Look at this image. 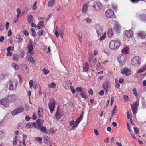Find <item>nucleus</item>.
Segmentation results:
<instances>
[{
	"instance_id": "1",
	"label": "nucleus",
	"mask_w": 146,
	"mask_h": 146,
	"mask_svg": "<svg viewBox=\"0 0 146 146\" xmlns=\"http://www.w3.org/2000/svg\"><path fill=\"white\" fill-rule=\"evenodd\" d=\"M95 29L96 31L98 37H101L100 39L102 40L104 39L106 37V33H104L103 34L102 28L99 24H96L95 27Z\"/></svg>"
},
{
	"instance_id": "2",
	"label": "nucleus",
	"mask_w": 146,
	"mask_h": 146,
	"mask_svg": "<svg viewBox=\"0 0 146 146\" xmlns=\"http://www.w3.org/2000/svg\"><path fill=\"white\" fill-rule=\"evenodd\" d=\"M120 45V42L119 41L114 40L110 42V47L112 50H116L119 48Z\"/></svg>"
},
{
	"instance_id": "3",
	"label": "nucleus",
	"mask_w": 146,
	"mask_h": 146,
	"mask_svg": "<svg viewBox=\"0 0 146 146\" xmlns=\"http://www.w3.org/2000/svg\"><path fill=\"white\" fill-rule=\"evenodd\" d=\"M141 58L138 56H135L132 58L131 63L133 66L137 67L141 64Z\"/></svg>"
},
{
	"instance_id": "4",
	"label": "nucleus",
	"mask_w": 146,
	"mask_h": 146,
	"mask_svg": "<svg viewBox=\"0 0 146 146\" xmlns=\"http://www.w3.org/2000/svg\"><path fill=\"white\" fill-rule=\"evenodd\" d=\"M56 101L53 99H50L48 103V106L50 113H52L56 105Z\"/></svg>"
},
{
	"instance_id": "5",
	"label": "nucleus",
	"mask_w": 146,
	"mask_h": 146,
	"mask_svg": "<svg viewBox=\"0 0 146 146\" xmlns=\"http://www.w3.org/2000/svg\"><path fill=\"white\" fill-rule=\"evenodd\" d=\"M9 86V89L10 90H14L16 89L17 85L18 82L17 81H10L8 83Z\"/></svg>"
},
{
	"instance_id": "6",
	"label": "nucleus",
	"mask_w": 146,
	"mask_h": 146,
	"mask_svg": "<svg viewBox=\"0 0 146 146\" xmlns=\"http://www.w3.org/2000/svg\"><path fill=\"white\" fill-rule=\"evenodd\" d=\"M24 108L23 106H20L17 107L11 112V114L13 115H15L19 113L23 112L24 110Z\"/></svg>"
},
{
	"instance_id": "7",
	"label": "nucleus",
	"mask_w": 146,
	"mask_h": 146,
	"mask_svg": "<svg viewBox=\"0 0 146 146\" xmlns=\"http://www.w3.org/2000/svg\"><path fill=\"white\" fill-rule=\"evenodd\" d=\"M93 7L96 10L99 11L101 9L102 4L99 1H96L94 2Z\"/></svg>"
},
{
	"instance_id": "8",
	"label": "nucleus",
	"mask_w": 146,
	"mask_h": 146,
	"mask_svg": "<svg viewBox=\"0 0 146 146\" xmlns=\"http://www.w3.org/2000/svg\"><path fill=\"white\" fill-rule=\"evenodd\" d=\"M96 59V58H93V56L92 55L89 54V57L88 58V61L89 64L91 67H94L95 64Z\"/></svg>"
},
{
	"instance_id": "9",
	"label": "nucleus",
	"mask_w": 146,
	"mask_h": 146,
	"mask_svg": "<svg viewBox=\"0 0 146 146\" xmlns=\"http://www.w3.org/2000/svg\"><path fill=\"white\" fill-rule=\"evenodd\" d=\"M138 106L139 101H136L134 104L131 105V108L134 114H135L137 113Z\"/></svg>"
},
{
	"instance_id": "10",
	"label": "nucleus",
	"mask_w": 146,
	"mask_h": 146,
	"mask_svg": "<svg viewBox=\"0 0 146 146\" xmlns=\"http://www.w3.org/2000/svg\"><path fill=\"white\" fill-rule=\"evenodd\" d=\"M117 59L120 64L121 66L123 65L125 62V57L123 55L121 54L119 55Z\"/></svg>"
},
{
	"instance_id": "11",
	"label": "nucleus",
	"mask_w": 146,
	"mask_h": 146,
	"mask_svg": "<svg viewBox=\"0 0 146 146\" xmlns=\"http://www.w3.org/2000/svg\"><path fill=\"white\" fill-rule=\"evenodd\" d=\"M110 83L109 81L107 80L105 81L103 83L102 87L106 92H108V88H110Z\"/></svg>"
},
{
	"instance_id": "12",
	"label": "nucleus",
	"mask_w": 146,
	"mask_h": 146,
	"mask_svg": "<svg viewBox=\"0 0 146 146\" xmlns=\"http://www.w3.org/2000/svg\"><path fill=\"white\" fill-rule=\"evenodd\" d=\"M114 14L113 11L111 9H108L105 12L106 16L108 18H112Z\"/></svg>"
},
{
	"instance_id": "13",
	"label": "nucleus",
	"mask_w": 146,
	"mask_h": 146,
	"mask_svg": "<svg viewBox=\"0 0 146 146\" xmlns=\"http://www.w3.org/2000/svg\"><path fill=\"white\" fill-rule=\"evenodd\" d=\"M121 73L125 74L126 75L128 76L131 74V70L127 68H124L121 70Z\"/></svg>"
},
{
	"instance_id": "14",
	"label": "nucleus",
	"mask_w": 146,
	"mask_h": 146,
	"mask_svg": "<svg viewBox=\"0 0 146 146\" xmlns=\"http://www.w3.org/2000/svg\"><path fill=\"white\" fill-rule=\"evenodd\" d=\"M9 102L7 98L3 99L0 100V104L6 107H8L9 105Z\"/></svg>"
},
{
	"instance_id": "15",
	"label": "nucleus",
	"mask_w": 146,
	"mask_h": 146,
	"mask_svg": "<svg viewBox=\"0 0 146 146\" xmlns=\"http://www.w3.org/2000/svg\"><path fill=\"white\" fill-rule=\"evenodd\" d=\"M7 98L9 103L13 102L16 100V96L15 95H10L8 96Z\"/></svg>"
},
{
	"instance_id": "16",
	"label": "nucleus",
	"mask_w": 146,
	"mask_h": 146,
	"mask_svg": "<svg viewBox=\"0 0 146 146\" xmlns=\"http://www.w3.org/2000/svg\"><path fill=\"white\" fill-rule=\"evenodd\" d=\"M44 142L46 144L49 145L52 141L51 139L47 136H45L43 137Z\"/></svg>"
},
{
	"instance_id": "17",
	"label": "nucleus",
	"mask_w": 146,
	"mask_h": 146,
	"mask_svg": "<svg viewBox=\"0 0 146 146\" xmlns=\"http://www.w3.org/2000/svg\"><path fill=\"white\" fill-rule=\"evenodd\" d=\"M138 35L139 37H140L141 38H144L146 37V33L143 31H141L138 33Z\"/></svg>"
},
{
	"instance_id": "18",
	"label": "nucleus",
	"mask_w": 146,
	"mask_h": 146,
	"mask_svg": "<svg viewBox=\"0 0 146 146\" xmlns=\"http://www.w3.org/2000/svg\"><path fill=\"white\" fill-rule=\"evenodd\" d=\"M133 34V31L131 30L127 31L125 32L126 36L129 38L132 37Z\"/></svg>"
},
{
	"instance_id": "19",
	"label": "nucleus",
	"mask_w": 146,
	"mask_h": 146,
	"mask_svg": "<svg viewBox=\"0 0 146 146\" xmlns=\"http://www.w3.org/2000/svg\"><path fill=\"white\" fill-rule=\"evenodd\" d=\"M58 110L59 108L58 107L57 108V111L56 113L55 116L56 117L57 119H60L61 117L63 116V114L62 113L59 112Z\"/></svg>"
},
{
	"instance_id": "20",
	"label": "nucleus",
	"mask_w": 146,
	"mask_h": 146,
	"mask_svg": "<svg viewBox=\"0 0 146 146\" xmlns=\"http://www.w3.org/2000/svg\"><path fill=\"white\" fill-rule=\"evenodd\" d=\"M88 8V4L86 3H85L83 6L82 9V12L83 13H87Z\"/></svg>"
},
{
	"instance_id": "21",
	"label": "nucleus",
	"mask_w": 146,
	"mask_h": 146,
	"mask_svg": "<svg viewBox=\"0 0 146 146\" xmlns=\"http://www.w3.org/2000/svg\"><path fill=\"white\" fill-rule=\"evenodd\" d=\"M27 49L28 50V52L30 54L32 55L33 53V45H28Z\"/></svg>"
},
{
	"instance_id": "22",
	"label": "nucleus",
	"mask_w": 146,
	"mask_h": 146,
	"mask_svg": "<svg viewBox=\"0 0 146 146\" xmlns=\"http://www.w3.org/2000/svg\"><path fill=\"white\" fill-rule=\"evenodd\" d=\"M81 120L78 118L75 121L74 125L73 126H72V128L74 129L76 128Z\"/></svg>"
},
{
	"instance_id": "23",
	"label": "nucleus",
	"mask_w": 146,
	"mask_h": 146,
	"mask_svg": "<svg viewBox=\"0 0 146 146\" xmlns=\"http://www.w3.org/2000/svg\"><path fill=\"white\" fill-rule=\"evenodd\" d=\"M55 3V0H49L48 3V6L50 7H52Z\"/></svg>"
},
{
	"instance_id": "24",
	"label": "nucleus",
	"mask_w": 146,
	"mask_h": 146,
	"mask_svg": "<svg viewBox=\"0 0 146 146\" xmlns=\"http://www.w3.org/2000/svg\"><path fill=\"white\" fill-rule=\"evenodd\" d=\"M129 48L128 47L124 48L121 50L122 53L125 54H127L128 53Z\"/></svg>"
},
{
	"instance_id": "25",
	"label": "nucleus",
	"mask_w": 146,
	"mask_h": 146,
	"mask_svg": "<svg viewBox=\"0 0 146 146\" xmlns=\"http://www.w3.org/2000/svg\"><path fill=\"white\" fill-rule=\"evenodd\" d=\"M11 66L14 68L15 70H17L19 69V67L15 63H12L11 64Z\"/></svg>"
},
{
	"instance_id": "26",
	"label": "nucleus",
	"mask_w": 146,
	"mask_h": 146,
	"mask_svg": "<svg viewBox=\"0 0 146 146\" xmlns=\"http://www.w3.org/2000/svg\"><path fill=\"white\" fill-rule=\"evenodd\" d=\"M27 22L30 23L33 21V17L31 15H29L27 17Z\"/></svg>"
},
{
	"instance_id": "27",
	"label": "nucleus",
	"mask_w": 146,
	"mask_h": 146,
	"mask_svg": "<svg viewBox=\"0 0 146 146\" xmlns=\"http://www.w3.org/2000/svg\"><path fill=\"white\" fill-rule=\"evenodd\" d=\"M114 29L116 31H118L120 28V27L119 24L116 22H115L114 23Z\"/></svg>"
},
{
	"instance_id": "28",
	"label": "nucleus",
	"mask_w": 146,
	"mask_h": 146,
	"mask_svg": "<svg viewBox=\"0 0 146 146\" xmlns=\"http://www.w3.org/2000/svg\"><path fill=\"white\" fill-rule=\"evenodd\" d=\"M108 35L109 37H111L113 35V32L111 29H109L108 31Z\"/></svg>"
},
{
	"instance_id": "29",
	"label": "nucleus",
	"mask_w": 146,
	"mask_h": 146,
	"mask_svg": "<svg viewBox=\"0 0 146 146\" xmlns=\"http://www.w3.org/2000/svg\"><path fill=\"white\" fill-rule=\"evenodd\" d=\"M40 129V131L45 133L46 134L48 133L47 129L45 127L41 126Z\"/></svg>"
},
{
	"instance_id": "30",
	"label": "nucleus",
	"mask_w": 146,
	"mask_h": 146,
	"mask_svg": "<svg viewBox=\"0 0 146 146\" xmlns=\"http://www.w3.org/2000/svg\"><path fill=\"white\" fill-rule=\"evenodd\" d=\"M88 65L87 63L86 62L85 65L83 67V69L84 72H86L88 70Z\"/></svg>"
},
{
	"instance_id": "31",
	"label": "nucleus",
	"mask_w": 146,
	"mask_h": 146,
	"mask_svg": "<svg viewBox=\"0 0 146 146\" xmlns=\"http://www.w3.org/2000/svg\"><path fill=\"white\" fill-rule=\"evenodd\" d=\"M44 22L42 21H40L37 24V27L39 29H40L42 28L43 26Z\"/></svg>"
},
{
	"instance_id": "32",
	"label": "nucleus",
	"mask_w": 146,
	"mask_h": 146,
	"mask_svg": "<svg viewBox=\"0 0 146 146\" xmlns=\"http://www.w3.org/2000/svg\"><path fill=\"white\" fill-rule=\"evenodd\" d=\"M37 123V125L41 126L44 123V121L42 119H38L36 121Z\"/></svg>"
},
{
	"instance_id": "33",
	"label": "nucleus",
	"mask_w": 146,
	"mask_h": 146,
	"mask_svg": "<svg viewBox=\"0 0 146 146\" xmlns=\"http://www.w3.org/2000/svg\"><path fill=\"white\" fill-rule=\"evenodd\" d=\"M140 19L144 22L146 21V14L141 15H140Z\"/></svg>"
},
{
	"instance_id": "34",
	"label": "nucleus",
	"mask_w": 146,
	"mask_h": 146,
	"mask_svg": "<svg viewBox=\"0 0 146 146\" xmlns=\"http://www.w3.org/2000/svg\"><path fill=\"white\" fill-rule=\"evenodd\" d=\"M28 61L31 62L33 64L35 63V61L33 58L31 56H29L28 58Z\"/></svg>"
},
{
	"instance_id": "35",
	"label": "nucleus",
	"mask_w": 146,
	"mask_h": 146,
	"mask_svg": "<svg viewBox=\"0 0 146 146\" xmlns=\"http://www.w3.org/2000/svg\"><path fill=\"white\" fill-rule=\"evenodd\" d=\"M56 84L54 82H51L49 84V88H54L56 87Z\"/></svg>"
},
{
	"instance_id": "36",
	"label": "nucleus",
	"mask_w": 146,
	"mask_h": 146,
	"mask_svg": "<svg viewBox=\"0 0 146 146\" xmlns=\"http://www.w3.org/2000/svg\"><path fill=\"white\" fill-rule=\"evenodd\" d=\"M80 94L82 98L85 99H86L87 98V96L83 92H81L80 93Z\"/></svg>"
},
{
	"instance_id": "37",
	"label": "nucleus",
	"mask_w": 146,
	"mask_h": 146,
	"mask_svg": "<svg viewBox=\"0 0 146 146\" xmlns=\"http://www.w3.org/2000/svg\"><path fill=\"white\" fill-rule=\"evenodd\" d=\"M42 71L45 75L47 74L49 72V70L46 69L44 68H43Z\"/></svg>"
},
{
	"instance_id": "38",
	"label": "nucleus",
	"mask_w": 146,
	"mask_h": 146,
	"mask_svg": "<svg viewBox=\"0 0 146 146\" xmlns=\"http://www.w3.org/2000/svg\"><path fill=\"white\" fill-rule=\"evenodd\" d=\"M133 93L134 95L136 96V97H137L138 95L137 94V92L135 88H134L133 90Z\"/></svg>"
},
{
	"instance_id": "39",
	"label": "nucleus",
	"mask_w": 146,
	"mask_h": 146,
	"mask_svg": "<svg viewBox=\"0 0 146 146\" xmlns=\"http://www.w3.org/2000/svg\"><path fill=\"white\" fill-rule=\"evenodd\" d=\"M13 58L15 60L17 61L18 60L19 56L17 54H14L13 56Z\"/></svg>"
},
{
	"instance_id": "40",
	"label": "nucleus",
	"mask_w": 146,
	"mask_h": 146,
	"mask_svg": "<svg viewBox=\"0 0 146 146\" xmlns=\"http://www.w3.org/2000/svg\"><path fill=\"white\" fill-rule=\"evenodd\" d=\"M116 106L115 105L112 111L111 115L112 116H113L115 113V111L116 109Z\"/></svg>"
},
{
	"instance_id": "41",
	"label": "nucleus",
	"mask_w": 146,
	"mask_h": 146,
	"mask_svg": "<svg viewBox=\"0 0 146 146\" xmlns=\"http://www.w3.org/2000/svg\"><path fill=\"white\" fill-rule=\"evenodd\" d=\"M36 139L38 141L39 143L41 144L42 143V138L40 137H37L36 138Z\"/></svg>"
},
{
	"instance_id": "42",
	"label": "nucleus",
	"mask_w": 146,
	"mask_h": 146,
	"mask_svg": "<svg viewBox=\"0 0 146 146\" xmlns=\"http://www.w3.org/2000/svg\"><path fill=\"white\" fill-rule=\"evenodd\" d=\"M31 123H28L25 126V128L29 129V128H31Z\"/></svg>"
},
{
	"instance_id": "43",
	"label": "nucleus",
	"mask_w": 146,
	"mask_h": 146,
	"mask_svg": "<svg viewBox=\"0 0 146 146\" xmlns=\"http://www.w3.org/2000/svg\"><path fill=\"white\" fill-rule=\"evenodd\" d=\"M33 81L32 80H30L29 83V84L30 85V88L31 89L32 88L33 86Z\"/></svg>"
},
{
	"instance_id": "44",
	"label": "nucleus",
	"mask_w": 146,
	"mask_h": 146,
	"mask_svg": "<svg viewBox=\"0 0 146 146\" xmlns=\"http://www.w3.org/2000/svg\"><path fill=\"white\" fill-rule=\"evenodd\" d=\"M82 89L81 87H78L76 88V90L77 92H81L82 91Z\"/></svg>"
},
{
	"instance_id": "45",
	"label": "nucleus",
	"mask_w": 146,
	"mask_h": 146,
	"mask_svg": "<svg viewBox=\"0 0 146 146\" xmlns=\"http://www.w3.org/2000/svg\"><path fill=\"white\" fill-rule=\"evenodd\" d=\"M4 135V133L2 131L0 130V139H1Z\"/></svg>"
},
{
	"instance_id": "46",
	"label": "nucleus",
	"mask_w": 146,
	"mask_h": 146,
	"mask_svg": "<svg viewBox=\"0 0 146 146\" xmlns=\"http://www.w3.org/2000/svg\"><path fill=\"white\" fill-rule=\"evenodd\" d=\"M32 118L33 119H36V115L35 113H33Z\"/></svg>"
},
{
	"instance_id": "47",
	"label": "nucleus",
	"mask_w": 146,
	"mask_h": 146,
	"mask_svg": "<svg viewBox=\"0 0 146 146\" xmlns=\"http://www.w3.org/2000/svg\"><path fill=\"white\" fill-rule=\"evenodd\" d=\"M69 82H66L65 84V86H64V88L66 89H68L69 88Z\"/></svg>"
},
{
	"instance_id": "48",
	"label": "nucleus",
	"mask_w": 146,
	"mask_h": 146,
	"mask_svg": "<svg viewBox=\"0 0 146 146\" xmlns=\"http://www.w3.org/2000/svg\"><path fill=\"white\" fill-rule=\"evenodd\" d=\"M54 131V129L53 128H51L50 129H49L48 130L47 132L49 134H50V133H52Z\"/></svg>"
},
{
	"instance_id": "49",
	"label": "nucleus",
	"mask_w": 146,
	"mask_h": 146,
	"mask_svg": "<svg viewBox=\"0 0 146 146\" xmlns=\"http://www.w3.org/2000/svg\"><path fill=\"white\" fill-rule=\"evenodd\" d=\"M43 110L41 108H38V113H43Z\"/></svg>"
},
{
	"instance_id": "50",
	"label": "nucleus",
	"mask_w": 146,
	"mask_h": 146,
	"mask_svg": "<svg viewBox=\"0 0 146 146\" xmlns=\"http://www.w3.org/2000/svg\"><path fill=\"white\" fill-rule=\"evenodd\" d=\"M123 98H124V100L125 101H127L129 99V97L127 95H124L123 96Z\"/></svg>"
},
{
	"instance_id": "51",
	"label": "nucleus",
	"mask_w": 146,
	"mask_h": 146,
	"mask_svg": "<svg viewBox=\"0 0 146 146\" xmlns=\"http://www.w3.org/2000/svg\"><path fill=\"white\" fill-rule=\"evenodd\" d=\"M70 88L72 93L73 94H75L76 92L74 87L72 86H70Z\"/></svg>"
},
{
	"instance_id": "52",
	"label": "nucleus",
	"mask_w": 146,
	"mask_h": 146,
	"mask_svg": "<svg viewBox=\"0 0 146 146\" xmlns=\"http://www.w3.org/2000/svg\"><path fill=\"white\" fill-rule=\"evenodd\" d=\"M75 122L74 120H72L71 121H70L69 125L70 126H73L75 124Z\"/></svg>"
},
{
	"instance_id": "53",
	"label": "nucleus",
	"mask_w": 146,
	"mask_h": 146,
	"mask_svg": "<svg viewBox=\"0 0 146 146\" xmlns=\"http://www.w3.org/2000/svg\"><path fill=\"white\" fill-rule=\"evenodd\" d=\"M36 2H35L33 6V10H35L36 8Z\"/></svg>"
},
{
	"instance_id": "54",
	"label": "nucleus",
	"mask_w": 146,
	"mask_h": 146,
	"mask_svg": "<svg viewBox=\"0 0 146 146\" xmlns=\"http://www.w3.org/2000/svg\"><path fill=\"white\" fill-rule=\"evenodd\" d=\"M134 132H135V133L136 134H138L139 133V130L137 128L135 127H134Z\"/></svg>"
},
{
	"instance_id": "55",
	"label": "nucleus",
	"mask_w": 146,
	"mask_h": 146,
	"mask_svg": "<svg viewBox=\"0 0 146 146\" xmlns=\"http://www.w3.org/2000/svg\"><path fill=\"white\" fill-rule=\"evenodd\" d=\"M88 92L89 94L91 95H92L93 94V91L91 89H89L88 91Z\"/></svg>"
},
{
	"instance_id": "56",
	"label": "nucleus",
	"mask_w": 146,
	"mask_h": 146,
	"mask_svg": "<svg viewBox=\"0 0 146 146\" xmlns=\"http://www.w3.org/2000/svg\"><path fill=\"white\" fill-rule=\"evenodd\" d=\"M127 118L128 119L130 118V120H131V114L129 113V112L128 111L127 112Z\"/></svg>"
},
{
	"instance_id": "57",
	"label": "nucleus",
	"mask_w": 146,
	"mask_h": 146,
	"mask_svg": "<svg viewBox=\"0 0 146 146\" xmlns=\"http://www.w3.org/2000/svg\"><path fill=\"white\" fill-rule=\"evenodd\" d=\"M29 8L27 7L25 9H24L23 11V13L24 14L25 13H26L28 10L29 9Z\"/></svg>"
},
{
	"instance_id": "58",
	"label": "nucleus",
	"mask_w": 146,
	"mask_h": 146,
	"mask_svg": "<svg viewBox=\"0 0 146 146\" xmlns=\"http://www.w3.org/2000/svg\"><path fill=\"white\" fill-rule=\"evenodd\" d=\"M43 30H41L39 32V33H38V35L40 36H42V35L43 34Z\"/></svg>"
},
{
	"instance_id": "59",
	"label": "nucleus",
	"mask_w": 146,
	"mask_h": 146,
	"mask_svg": "<svg viewBox=\"0 0 146 146\" xmlns=\"http://www.w3.org/2000/svg\"><path fill=\"white\" fill-rule=\"evenodd\" d=\"M86 20L88 23H90L92 21V20L90 18H87L86 19Z\"/></svg>"
},
{
	"instance_id": "60",
	"label": "nucleus",
	"mask_w": 146,
	"mask_h": 146,
	"mask_svg": "<svg viewBox=\"0 0 146 146\" xmlns=\"http://www.w3.org/2000/svg\"><path fill=\"white\" fill-rule=\"evenodd\" d=\"M8 36L9 37L10 36L12 35V32L11 31V29H10L9 30L8 32Z\"/></svg>"
},
{
	"instance_id": "61",
	"label": "nucleus",
	"mask_w": 146,
	"mask_h": 146,
	"mask_svg": "<svg viewBox=\"0 0 146 146\" xmlns=\"http://www.w3.org/2000/svg\"><path fill=\"white\" fill-rule=\"evenodd\" d=\"M4 37L3 36H1L0 38V42H2L4 40Z\"/></svg>"
},
{
	"instance_id": "62",
	"label": "nucleus",
	"mask_w": 146,
	"mask_h": 146,
	"mask_svg": "<svg viewBox=\"0 0 146 146\" xmlns=\"http://www.w3.org/2000/svg\"><path fill=\"white\" fill-rule=\"evenodd\" d=\"M41 125H36V127H35V128L37 129L38 130H40V128L41 126Z\"/></svg>"
},
{
	"instance_id": "63",
	"label": "nucleus",
	"mask_w": 146,
	"mask_h": 146,
	"mask_svg": "<svg viewBox=\"0 0 146 146\" xmlns=\"http://www.w3.org/2000/svg\"><path fill=\"white\" fill-rule=\"evenodd\" d=\"M98 94L101 95L102 96L104 94V91L103 90H101L99 93Z\"/></svg>"
},
{
	"instance_id": "64",
	"label": "nucleus",
	"mask_w": 146,
	"mask_h": 146,
	"mask_svg": "<svg viewBox=\"0 0 146 146\" xmlns=\"http://www.w3.org/2000/svg\"><path fill=\"white\" fill-rule=\"evenodd\" d=\"M94 132L95 133V134L96 135H98L99 134V133L98 131V130L96 129H95L94 130Z\"/></svg>"
}]
</instances>
